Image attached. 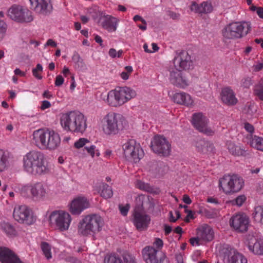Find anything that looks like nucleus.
I'll return each instance as SVG.
<instances>
[{
	"label": "nucleus",
	"instance_id": "nucleus-1",
	"mask_svg": "<svg viewBox=\"0 0 263 263\" xmlns=\"http://www.w3.org/2000/svg\"><path fill=\"white\" fill-rule=\"evenodd\" d=\"M23 162L25 171L32 175L41 176L50 172L45 155L41 151L29 152L24 156Z\"/></svg>",
	"mask_w": 263,
	"mask_h": 263
},
{
	"label": "nucleus",
	"instance_id": "nucleus-2",
	"mask_svg": "<svg viewBox=\"0 0 263 263\" xmlns=\"http://www.w3.org/2000/svg\"><path fill=\"white\" fill-rule=\"evenodd\" d=\"M63 128L72 132H84L87 126L86 119L80 112L71 111L63 114L61 118Z\"/></svg>",
	"mask_w": 263,
	"mask_h": 263
},
{
	"label": "nucleus",
	"instance_id": "nucleus-3",
	"mask_svg": "<svg viewBox=\"0 0 263 263\" xmlns=\"http://www.w3.org/2000/svg\"><path fill=\"white\" fill-rule=\"evenodd\" d=\"M103 226V220L99 215H88L81 220L78 225V232L80 235L87 236L100 232Z\"/></svg>",
	"mask_w": 263,
	"mask_h": 263
},
{
	"label": "nucleus",
	"instance_id": "nucleus-4",
	"mask_svg": "<svg viewBox=\"0 0 263 263\" xmlns=\"http://www.w3.org/2000/svg\"><path fill=\"white\" fill-rule=\"evenodd\" d=\"M136 95V92L130 88L120 87L108 93L107 102L111 106L118 107L122 105Z\"/></svg>",
	"mask_w": 263,
	"mask_h": 263
},
{
	"label": "nucleus",
	"instance_id": "nucleus-5",
	"mask_svg": "<svg viewBox=\"0 0 263 263\" xmlns=\"http://www.w3.org/2000/svg\"><path fill=\"white\" fill-rule=\"evenodd\" d=\"M249 22H234L227 25L222 30L223 36L228 39H240L251 31Z\"/></svg>",
	"mask_w": 263,
	"mask_h": 263
},
{
	"label": "nucleus",
	"instance_id": "nucleus-6",
	"mask_svg": "<svg viewBox=\"0 0 263 263\" xmlns=\"http://www.w3.org/2000/svg\"><path fill=\"white\" fill-rule=\"evenodd\" d=\"M104 120L108 134H116L127 125L125 118L120 114L109 112L105 116Z\"/></svg>",
	"mask_w": 263,
	"mask_h": 263
},
{
	"label": "nucleus",
	"instance_id": "nucleus-7",
	"mask_svg": "<svg viewBox=\"0 0 263 263\" xmlns=\"http://www.w3.org/2000/svg\"><path fill=\"white\" fill-rule=\"evenodd\" d=\"M243 184L242 178L236 175L224 176L219 181V187L227 194L239 192Z\"/></svg>",
	"mask_w": 263,
	"mask_h": 263
},
{
	"label": "nucleus",
	"instance_id": "nucleus-8",
	"mask_svg": "<svg viewBox=\"0 0 263 263\" xmlns=\"http://www.w3.org/2000/svg\"><path fill=\"white\" fill-rule=\"evenodd\" d=\"M122 148L125 158L131 162L137 163L144 156L142 148L134 140H129L125 142Z\"/></svg>",
	"mask_w": 263,
	"mask_h": 263
},
{
	"label": "nucleus",
	"instance_id": "nucleus-9",
	"mask_svg": "<svg viewBox=\"0 0 263 263\" xmlns=\"http://www.w3.org/2000/svg\"><path fill=\"white\" fill-rule=\"evenodd\" d=\"M14 219L20 223L31 225L36 221L32 211L25 205H16L13 210Z\"/></svg>",
	"mask_w": 263,
	"mask_h": 263
},
{
	"label": "nucleus",
	"instance_id": "nucleus-10",
	"mask_svg": "<svg viewBox=\"0 0 263 263\" xmlns=\"http://www.w3.org/2000/svg\"><path fill=\"white\" fill-rule=\"evenodd\" d=\"M8 16L18 23H29L33 20L32 13L28 9L19 5H13L7 11Z\"/></svg>",
	"mask_w": 263,
	"mask_h": 263
},
{
	"label": "nucleus",
	"instance_id": "nucleus-11",
	"mask_svg": "<svg viewBox=\"0 0 263 263\" xmlns=\"http://www.w3.org/2000/svg\"><path fill=\"white\" fill-rule=\"evenodd\" d=\"M49 221L51 224H55L56 228L60 231H64L68 229L71 218L67 212L55 211L50 214Z\"/></svg>",
	"mask_w": 263,
	"mask_h": 263
},
{
	"label": "nucleus",
	"instance_id": "nucleus-12",
	"mask_svg": "<svg viewBox=\"0 0 263 263\" xmlns=\"http://www.w3.org/2000/svg\"><path fill=\"white\" fill-rule=\"evenodd\" d=\"M153 151L163 156H168L171 152V144L163 136H155L151 142Z\"/></svg>",
	"mask_w": 263,
	"mask_h": 263
},
{
	"label": "nucleus",
	"instance_id": "nucleus-13",
	"mask_svg": "<svg viewBox=\"0 0 263 263\" xmlns=\"http://www.w3.org/2000/svg\"><path fill=\"white\" fill-rule=\"evenodd\" d=\"M146 263H168L165 255L153 247H145L142 251Z\"/></svg>",
	"mask_w": 263,
	"mask_h": 263
},
{
	"label": "nucleus",
	"instance_id": "nucleus-14",
	"mask_svg": "<svg viewBox=\"0 0 263 263\" xmlns=\"http://www.w3.org/2000/svg\"><path fill=\"white\" fill-rule=\"evenodd\" d=\"M133 222L138 231L147 229L151 221V216L139 209H135L133 214Z\"/></svg>",
	"mask_w": 263,
	"mask_h": 263
},
{
	"label": "nucleus",
	"instance_id": "nucleus-15",
	"mask_svg": "<svg viewBox=\"0 0 263 263\" xmlns=\"http://www.w3.org/2000/svg\"><path fill=\"white\" fill-rule=\"evenodd\" d=\"M208 119L201 112L195 113L193 115L192 123L199 132L208 136L214 135V131L208 127Z\"/></svg>",
	"mask_w": 263,
	"mask_h": 263
},
{
	"label": "nucleus",
	"instance_id": "nucleus-16",
	"mask_svg": "<svg viewBox=\"0 0 263 263\" xmlns=\"http://www.w3.org/2000/svg\"><path fill=\"white\" fill-rule=\"evenodd\" d=\"M175 69L179 71L187 70L193 66L191 57L186 51H182L175 57L173 60Z\"/></svg>",
	"mask_w": 263,
	"mask_h": 263
},
{
	"label": "nucleus",
	"instance_id": "nucleus-17",
	"mask_svg": "<svg viewBox=\"0 0 263 263\" xmlns=\"http://www.w3.org/2000/svg\"><path fill=\"white\" fill-rule=\"evenodd\" d=\"M51 130L39 129L33 132L32 141L36 146L41 149H45L50 137Z\"/></svg>",
	"mask_w": 263,
	"mask_h": 263
},
{
	"label": "nucleus",
	"instance_id": "nucleus-18",
	"mask_svg": "<svg viewBox=\"0 0 263 263\" xmlns=\"http://www.w3.org/2000/svg\"><path fill=\"white\" fill-rule=\"evenodd\" d=\"M249 220L245 214H236L233 215L230 220V226L235 231L244 232L248 230Z\"/></svg>",
	"mask_w": 263,
	"mask_h": 263
},
{
	"label": "nucleus",
	"instance_id": "nucleus-19",
	"mask_svg": "<svg viewBox=\"0 0 263 263\" xmlns=\"http://www.w3.org/2000/svg\"><path fill=\"white\" fill-rule=\"evenodd\" d=\"M170 81L173 85L181 88H184L189 85L186 77L183 75L181 71L172 70L170 72Z\"/></svg>",
	"mask_w": 263,
	"mask_h": 263
},
{
	"label": "nucleus",
	"instance_id": "nucleus-20",
	"mask_svg": "<svg viewBox=\"0 0 263 263\" xmlns=\"http://www.w3.org/2000/svg\"><path fill=\"white\" fill-rule=\"evenodd\" d=\"M32 9L36 13L46 15L51 10L49 0H29Z\"/></svg>",
	"mask_w": 263,
	"mask_h": 263
},
{
	"label": "nucleus",
	"instance_id": "nucleus-21",
	"mask_svg": "<svg viewBox=\"0 0 263 263\" xmlns=\"http://www.w3.org/2000/svg\"><path fill=\"white\" fill-rule=\"evenodd\" d=\"M190 10L195 13L202 15L211 13L213 10V7L211 2L208 1L203 2L200 4L192 2L190 6Z\"/></svg>",
	"mask_w": 263,
	"mask_h": 263
},
{
	"label": "nucleus",
	"instance_id": "nucleus-22",
	"mask_svg": "<svg viewBox=\"0 0 263 263\" xmlns=\"http://www.w3.org/2000/svg\"><path fill=\"white\" fill-rule=\"evenodd\" d=\"M0 261L2 263H23L9 249L0 247Z\"/></svg>",
	"mask_w": 263,
	"mask_h": 263
},
{
	"label": "nucleus",
	"instance_id": "nucleus-23",
	"mask_svg": "<svg viewBox=\"0 0 263 263\" xmlns=\"http://www.w3.org/2000/svg\"><path fill=\"white\" fill-rule=\"evenodd\" d=\"M89 204L85 197H78L71 203L70 212L73 215L80 214L84 209L89 207Z\"/></svg>",
	"mask_w": 263,
	"mask_h": 263
},
{
	"label": "nucleus",
	"instance_id": "nucleus-24",
	"mask_svg": "<svg viewBox=\"0 0 263 263\" xmlns=\"http://www.w3.org/2000/svg\"><path fill=\"white\" fill-rule=\"evenodd\" d=\"M214 234L212 228L208 224H203L197 229V235L203 242L212 240Z\"/></svg>",
	"mask_w": 263,
	"mask_h": 263
},
{
	"label": "nucleus",
	"instance_id": "nucleus-25",
	"mask_svg": "<svg viewBox=\"0 0 263 263\" xmlns=\"http://www.w3.org/2000/svg\"><path fill=\"white\" fill-rule=\"evenodd\" d=\"M221 97L222 102L228 105H234L237 102L234 92L230 87H226L222 89Z\"/></svg>",
	"mask_w": 263,
	"mask_h": 263
},
{
	"label": "nucleus",
	"instance_id": "nucleus-26",
	"mask_svg": "<svg viewBox=\"0 0 263 263\" xmlns=\"http://www.w3.org/2000/svg\"><path fill=\"white\" fill-rule=\"evenodd\" d=\"M173 100L177 104L186 106H191L193 103V100L191 96L184 92L175 93L173 96Z\"/></svg>",
	"mask_w": 263,
	"mask_h": 263
},
{
	"label": "nucleus",
	"instance_id": "nucleus-27",
	"mask_svg": "<svg viewBox=\"0 0 263 263\" xmlns=\"http://www.w3.org/2000/svg\"><path fill=\"white\" fill-rule=\"evenodd\" d=\"M33 198L36 199L42 198L46 194V190L41 182H36L28 187Z\"/></svg>",
	"mask_w": 263,
	"mask_h": 263
},
{
	"label": "nucleus",
	"instance_id": "nucleus-28",
	"mask_svg": "<svg viewBox=\"0 0 263 263\" xmlns=\"http://www.w3.org/2000/svg\"><path fill=\"white\" fill-rule=\"evenodd\" d=\"M249 250L256 255L263 254V240H257L255 238H251L248 243Z\"/></svg>",
	"mask_w": 263,
	"mask_h": 263
},
{
	"label": "nucleus",
	"instance_id": "nucleus-29",
	"mask_svg": "<svg viewBox=\"0 0 263 263\" xmlns=\"http://www.w3.org/2000/svg\"><path fill=\"white\" fill-rule=\"evenodd\" d=\"M195 146L197 151L200 153L208 154L213 151L214 147L212 143L203 139H200L196 142Z\"/></svg>",
	"mask_w": 263,
	"mask_h": 263
},
{
	"label": "nucleus",
	"instance_id": "nucleus-30",
	"mask_svg": "<svg viewBox=\"0 0 263 263\" xmlns=\"http://www.w3.org/2000/svg\"><path fill=\"white\" fill-rule=\"evenodd\" d=\"M61 138L59 135L54 130H51L50 139L47 142L45 149L53 150L60 144Z\"/></svg>",
	"mask_w": 263,
	"mask_h": 263
},
{
	"label": "nucleus",
	"instance_id": "nucleus-31",
	"mask_svg": "<svg viewBox=\"0 0 263 263\" xmlns=\"http://www.w3.org/2000/svg\"><path fill=\"white\" fill-rule=\"evenodd\" d=\"M103 21L102 22V27L109 32L115 31L117 29V23L114 21L115 18L110 15L104 16L102 17Z\"/></svg>",
	"mask_w": 263,
	"mask_h": 263
},
{
	"label": "nucleus",
	"instance_id": "nucleus-32",
	"mask_svg": "<svg viewBox=\"0 0 263 263\" xmlns=\"http://www.w3.org/2000/svg\"><path fill=\"white\" fill-rule=\"evenodd\" d=\"M229 263H247V260L242 254L233 251H230Z\"/></svg>",
	"mask_w": 263,
	"mask_h": 263
},
{
	"label": "nucleus",
	"instance_id": "nucleus-33",
	"mask_svg": "<svg viewBox=\"0 0 263 263\" xmlns=\"http://www.w3.org/2000/svg\"><path fill=\"white\" fill-rule=\"evenodd\" d=\"M250 144L257 150L263 152V138L256 136H251Z\"/></svg>",
	"mask_w": 263,
	"mask_h": 263
},
{
	"label": "nucleus",
	"instance_id": "nucleus-34",
	"mask_svg": "<svg viewBox=\"0 0 263 263\" xmlns=\"http://www.w3.org/2000/svg\"><path fill=\"white\" fill-rule=\"evenodd\" d=\"M228 149L230 153L235 156H245L246 154V151L243 149L233 143L228 144Z\"/></svg>",
	"mask_w": 263,
	"mask_h": 263
},
{
	"label": "nucleus",
	"instance_id": "nucleus-35",
	"mask_svg": "<svg viewBox=\"0 0 263 263\" xmlns=\"http://www.w3.org/2000/svg\"><path fill=\"white\" fill-rule=\"evenodd\" d=\"M253 218L256 222L263 224V206H257L255 208L253 213Z\"/></svg>",
	"mask_w": 263,
	"mask_h": 263
},
{
	"label": "nucleus",
	"instance_id": "nucleus-36",
	"mask_svg": "<svg viewBox=\"0 0 263 263\" xmlns=\"http://www.w3.org/2000/svg\"><path fill=\"white\" fill-rule=\"evenodd\" d=\"M100 195L104 198H110L112 195V191L111 187L108 184L102 183L101 185Z\"/></svg>",
	"mask_w": 263,
	"mask_h": 263
},
{
	"label": "nucleus",
	"instance_id": "nucleus-37",
	"mask_svg": "<svg viewBox=\"0 0 263 263\" xmlns=\"http://www.w3.org/2000/svg\"><path fill=\"white\" fill-rule=\"evenodd\" d=\"M254 93L260 100L263 101V77L255 85Z\"/></svg>",
	"mask_w": 263,
	"mask_h": 263
},
{
	"label": "nucleus",
	"instance_id": "nucleus-38",
	"mask_svg": "<svg viewBox=\"0 0 263 263\" xmlns=\"http://www.w3.org/2000/svg\"><path fill=\"white\" fill-rule=\"evenodd\" d=\"M122 259L115 254L107 255L104 258V263H123Z\"/></svg>",
	"mask_w": 263,
	"mask_h": 263
},
{
	"label": "nucleus",
	"instance_id": "nucleus-39",
	"mask_svg": "<svg viewBox=\"0 0 263 263\" xmlns=\"http://www.w3.org/2000/svg\"><path fill=\"white\" fill-rule=\"evenodd\" d=\"M2 228L8 235L15 236L16 234V232L13 226L9 223H4L2 224Z\"/></svg>",
	"mask_w": 263,
	"mask_h": 263
},
{
	"label": "nucleus",
	"instance_id": "nucleus-40",
	"mask_svg": "<svg viewBox=\"0 0 263 263\" xmlns=\"http://www.w3.org/2000/svg\"><path fill=\"white\" fill-rule=\"evenodd\" d=\"M136 201L138 205L136 206L135 209H139L142 211H144V203L145 202H148L149 199L144 195H140L137 197Z\"/></svg>",
	"mask_w": 263,
	"mask_h": 263
},
{
	"label": "nucleus",
	"instance_id": "nucleus-41",
	"mask_svg": "<svg viewBox=\"0 0 263 263\" xmlns=\"http://www.w3.org/2000/svg\"><path fill=\"white\" fill-rule=\"evenodd\" d=\"M136 186L140 190L147 192L152 193L153 191V188L148 183H145L140 180H138L136 182Z\"/></svg>",
	"mask_w": 263,
	"mask_h": 263
},
{
	"label": "nucleus",
	"instance_id": "nucleus-42",
	"mask_svg": "<svg viewBox=\"0 0 263 263\" xmlns=\"http://www.w3.org/2000/svg\"><path fill=\"white\" fill-rule=\"evenodd\" d=\"M73 62L75 63L77 68H82L85 66V63L83 59L80 57V54L78 53H74L72 58Z\"/></svg>",
	"mask_w": 263,
	"mask_h": 263
},
{
	"label": "nucleus",
	"instance_id": "nucleus-43",
	"mask_svg": "<svg viewBox=\"0 0 263 263\" xmlns=\"http://www.w3.org/2000/svg\"><path fill=\"white\" fill-rule=\"evenodd\" d=\"M41 248L46 258L47 259H50L52 257V255L50 245L46 242H42L41 244Z\"/></svg>",
	"mask_w": 263,
	"mask_h": 263
},
{
	"label": "nucleus",
	"instance_id": "nucleus-44",
	"mask_svg": "<svg viewBox=\"0 0 263 263\" xmlns=\"http://www.w3.org/2000/svg\"><path fill=\"white\" fill-rule=\"evenodd\" d=\"M7 162V157L5 153L2 149H0V172H2L6 168Z\"/></svg>",
	"mask_w": 263,
	"mask_h": 263
},
{
	"label": "nucleus",
	"instance_id": "nucleus-45",
	"mask_svg": "<svg viewBox=\"0 0 263 263\" xmlns=\"http://www.w3.org/2000/svg\"><path fill=\"white\" fill-rule=\"evenodd\" d=\"M122 258L123 263H137L135 257L128 253H123Z\"/></svg>",
	"mask_w": 263,
	"mask_h": 263
},
{
	"label": "nucleus",
	"instance_id": "nucleus-46",
	"mask_svg": "<svg viewBox=\"0 0 263 263\" xmlns=\"http://www.w3.org/2000/svg\"><path fill=\"white\" fill-rule=\"evenodd\" d=\"M43 71L42 66L40 64H37L36 67L32 70V74L34 77L39 80L42 79V76L39 72H42Z\"/></svg>",
	"mask_w": 263,
	"mask_h": 263
},
{
	"label": "nucleus",
	"instance_id": "nucleus-47",
	"mask_svg": "<svg viewBox=\"0 0 263 263\" xmlns=\"http://www.w3.org/2000/svg\"><path fill=\"white\" fill-rule=\"evenodd\" d=\"M246 200V197L245 195H239L235 199L231 201V202L233 205H236L238 206H241L243 203Z\"/></svg>",
	"mask_w": 263,
	"mask_h": 263
},
{
	"label": "nucleus",
	"instance_id": "nucleus-48",
	"mask_svg": "<svg viewBox=\"0 0 263 263\" xmlns=\"http://www.w3.org/2000/svg\"><path fill=\"white\" fill-rule=\"evenodd\" d=\"M7 29V25L3 21L0 20V42L5 37Z\"/></svg>",
	"mask_w": 263,
	"mask_h": 263
},
{
	"label": "nucleus",
	"instance_id": "nucleus-49",
	"mask_svg": "<svg viewBox=\"0 0 263 263\" xmlns=\"http://www.w3.org/2000/svg\"><path fill=\"white\" fill-rule=\"evenodd\" d=\"M89 141L86 138H80L78 141H77L74 144V146L77 148H80L85 146L87 144L89 143Z\"/></svg>",
	"mask_w": 263,
	"mask_h": 263
},
{
	"label": "nucleus",
	"instance_id": "nucleus-50",
	"mask_svg": "<svg viewBox=\"0 0 263 263\" xmlns=\"http://www.w3.org/2000/svg\"><path fill=\"white\" fill-rule=\"evenodd\" d=\"M252 85V81L249 77L243 78L241 79L240 85L245 88H249Z\"/></svg>",
	"mask_w": 263,
	"mask_h": 263
},
{
	"label": "nucleus",
	"instance_id": "nucleus-51",
	"mask_svg": "<svg viewBox=\"0 0 263 263\" xmlns=\"http://www.w3.org/2000/svg\"><path fill=\"white\" fill-rule=\"evenodd\" d=\"M120 211L123 216H126L129 209V205L126 204L125 205H119Z\"/></svg>",
	"mask_w": 263,
	"mask_h": 263
},
{
	"label": "nucleus",
	"instance_id": "nucleus-52",
	"mask_svg": "<svg viewBox=\"0 0 263 263\" xmlns=\"http://www.w3.org/2000/svg\"><path fill=\"white\" fill-rule=\"evenodd\" d=\"M84 148L86 150L88 154H89L92 157H94L96 149V146L95 145H90V146H86Z\"/></svg>",
	"mask_w": 263,
	"mask_h": 263
},
{
	"label": "nucleus",
	"instance_id": "nucleus-53",
	"mask_svg": "<svg viewBox=\"0 0 263 263\" xmlns=\"http://www.w3.org/2000/svg\"><path fill=\"white\" fill-rule=\"evenodd\" d=\"M200 241H202L201 239H200V238H198V235H197V236L196 237H193L190 239V242L191 244L193 246L195 245L198 246V245H200L201 243V242Z\"/></svg>",
	"mask_w": 263,
	"mask_h": 263
},
{
	"label": "nucleus",
	"instance_id": "nucleus-54",
	"mask_svg": "<svg viewBox=\"0 0 263 263\" xmlns=\"http://www.w3.org/2000/svg\"><path fill=\"white\" fill-rule=\"evenodd\" d=\"M64 83V78L61 75L57 76L55 81V85L56 86H61Z\"/></svg>",
	"mask_w": 263,
	"mask_h": 263
},
{
	"label": "nucleus",
	"instance_id": "nucleus-55",
	"mask_svg": "<svg viewBox=\"0 0 263 263\" xmlns=\"http://www.w3.org/2000/svg\"><path fill=\"white\" fill-rule=\"evenodd\" d=\"M51 104L48 101L44 100L42 102V105L40 107L41 110H45L51 107Z\"/></svg>",
	"mask_w": 263,
	"mask_h": 263
},
{
	"label": "nucleus",
	"instance_id": "nucleus-56",
	"mask_svg": "<svg viewBox=\"0 0 263 263\" xmlns=\"http://www.w3.org/2000/svg\"><path fill=\"white\" fill-rule=\"evenodd\" d=\"M245 128L247 131L250 133H252L254 132V127L252 125L249 123H246L245 124Z\"/></svg>",
	"mask_w": 263,
	"mask_h": 263
},
{
	"label": "nucleus",
	"instance_id": "nucleus-57",
	"mask_svg": "<svg viewBox=\"0 0 263 263\" xmlns=\"http://www.w3.org/2000/svg\"><path fill=\"white\" fill-rule=\"evenodd\" d=\"M175 259L176 263H184L183 256L180 253L175 255Z\"/></svg>",
	"mask_w": 263,
	"mask_h": 263
},
{
	"label": "nucleus",
	"instance_id": "nucleus-58",
	"mask_svg": "<svg viewBox=\"0 0 263 263\" xmlns=\"http://www.w3.org/2000/svg\"><path fill=\"white\" fill-rule=\"evenodd\" d=\"M206 201L209 203H214L215 204H219L218 200L214 197H209L207 198Z\"/></svg>",
	"mask_w": 263,
	"mask_h": 263
},
{
	"label": "nucleus",
	"instance_id": "nucleus-59",
	"mask_svg": "<svg viewBox=\"0 0 263 263\" xmlns=\"http://www.w3.org/2000/svg\"><path fill=\"white\" fill-rule=\"evenodd\" d=\"M154 245L158 248H161L163 245V242L162 239L160 238H156L154 242Z\"/></svg>",
	"mask_w": 263,
	"mask_h": 263
},
{
	"label": "nucleus",
	"instance_id": "nucleus-60",
	"mask_svg": "<svg viewBox=\"0 0 263 263\" xmlns=\"http://www.w3.org/2000/svg\"><path fill=\"white\" fill-rule=\"evenodd\" d=\"M186 212H187V215L184 219V221L186 222H189L190 221V218H193V215L192 214V212L191 210L186 211Z\"/></svg>",
	"mask_w": 263,
	"mask_h": 263
},
{
	"label": "nucleus",
	"instance_id": "nucleus-61",
	"mask_svg": "<svg viewBox=\"0 0 263 263\" xmlns=\"http://www.w3.org/2000/svg\"><path fill=\"white\" fill-rule=\"evenodd\" d=\"M183 202L186 204H190L192 203V200L190 197L187 195H184L182 199Z\"/></svg>",
	"mask_w": 263,
	"mask_h": 263
},
{
	"label": "nucleus",
	"instance_id": "nucleus-62",
	"mask_svg": "<svg viewBox=\"0 0 263 263\" xmlns=\"http://www.w3.org/2000/svg\"><path fill=\"white\" fill-rule=\"evenodd\" d=\"M254 70L255 71H258L263 68V64L259 63L255 65H254Z\"/></svg>",
	"mask_w": 263,
	"mask_h": 263
},
{
	"label": "nucleus",
	"instance_id": "nucleus-63",
	"mask_svg": "<svg viewBox=\"0 0 263 263\" xmlns=\"http://www.w3.org/2000/svg\"><path fill=\"white\" fill-rule=\"evenodd\" d=\"M108 54L109 56L112 58H115L117 57V51L114 48H111L109 49Z\"/></svg>",
	"mask_w": 263,
	"mask_h": 263
},
{
	"label": "nucleus",
	"instance_id": "nucleus-64",
	"mask_svg": "<svg viewBox=\"0 0 263 263\" xmlns=\"http://www.w3.org/2000/svg\"><path fill=\"white\" fill-rule=\"evenodd\" d=\"M256 12L259 17L263 18V8L258 7Z\"/></svg>",
	"mask_w": 263,
	"mask_h": 263
}]
</instances>
